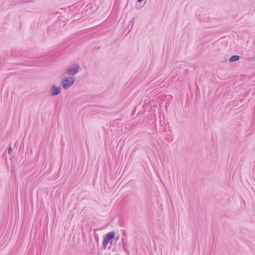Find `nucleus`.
Instances as JSON below:
<instances>
[{"label": "nucleus", "instance_id": "f257e3e1", "mask_svg": "<svg viewBox=\"0 0 255 255\" xmlns=\"http://www.w3.org/2000/svg\"><path fill=\"white\" fill-rule=\"evenodd\" d=\"M115 236V233L113 231L104 235L102 247L103 250H105L107 248V245L110 242H111V245H112V241L114 240Z\"/></svg>", "mask_w": 255, "mask_h": 255}, {"label": "nucleus", "instance_id": "f03ea898", "mask_svg": "<svg viewBox=\"0 0 255 255\" xmlns=\"http://www.w3.org/2000/svg\"><path fill=\"white\" fill-rule=\"evenodd\" d=\"M75 80V78L73 76L66 77L62 82L63 88L64 89H68L74 83Z\"/></svg>", "mask_w": 255, "mask_h": 255}, {"label": "nucleus", "instance_id": "7ed1b4c3", "mask_svg": "<svg viewBox=\"0 0 255 255\" xmlns=\"http://www.w3.org/2000/svg\"><path fill=\"white\" fill-rule=\"evenodd\" d=\"M80 67L77 64H74L69 66L65 71V73L69 75H75L79 71Z\"/></svg>", "mask_w": 255, "mask_h": 255}, {"label": "nucleus", "instance_id": "20e7f679", "mask_svg": "<svg viewBox=\"0 0 255 255\" xmlns=\"http://www.w3.org/2000/svg\"><path fill=\"white\" fill-rule=\"evenodd\" d=\"M51 94L52 97H54L60 94L61 92V87L60 86H56L53 85L50 88Z\"/></svg>", "mask_w": 255, "mask_h": 255}, {"label": "nucleus", "instance_id": "39448f33", "mask_svg": "<svg viewBox=\"0 0 255 255\" xmlns=\"http://www.w3.org/2000/svg\"><path fill=\"white\" fill-rule=\"evenodd\" d=\"M241 58V56L237 55L232 56L229 59L230 62H233L239 60Z\"/></svg>", "mask_w": 255, "mask_h": 255}, {"label": "nucleus", "instance_id": "423d86ee", "mask_svg": "<svg viewBox=\"0 0 255 255\" xmlns=\"http://www.w3.org/2000/svg\"><path fill=\"white\" fill-rule=\"evenodd\" d=\"M18 0L19 1L18 2V3L19 4L25 3H27V2L32 1L31 0Z\"/></svg>", "mask_w": 255, "mask_h": 255}, {"label": "nucleus", "instance_id": "0eeeda50", "mask_svg": "<svg viewBox=\"0 0 255 255\" xmlns=\"http://www.w3.org/2000/svg\"><path fill=\"white\" fill-rule=\"evenodd\" d=\"M12 147H11V145L10 144L9 146L8 147V153L9 154H11V153H12Z\"/></svg>", "mask_w": 255, "mask_h": 255}, {"label": "nucleus", "instance_id": "6e6552de", "mask_svg": "<svg viewBox=\"0 0 255 255\" xmlns=\"http://www.w3.org/2000/svg\"><path fill=\"white\" fill-rule=\"evenodd\" d=\"M131 25V28H132V26H133V22L132 20H131V21H129V23H128V26H129V25Z\"/></svg>", "mask_w": 255, "mask_h": 255}, {"label": "nucleus", "instance_id": "1a4fd4ad", "mask_svg": "<svg viewBox=\"0 0 255 255\" xmlns=\"http://www.w3.org/2000/svg\"><path fill=\"white\" fill-rule=\"evenodd\" d=\"M74 7V5H71L70 6H69V9L71 10H72L73 9V8Z\"/></svg>", "mask_w": 255, "mask_h": 255}, {"label": "nucleus", "instance_id": "9d476101", "mask_svg": "<svg viewBox=\"0 0 255 255\" xmlns=\"http://www.w3.org/2000/svg\"><path fill=\"white\" fill-rule=\"evenodd\" d=\"M138 2H142L143 0H137Z\"/></svg>", "mask_w": 255, "mask_h": 255}]
</instances>
